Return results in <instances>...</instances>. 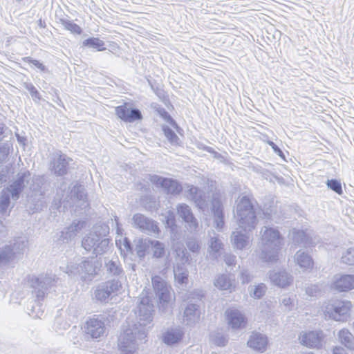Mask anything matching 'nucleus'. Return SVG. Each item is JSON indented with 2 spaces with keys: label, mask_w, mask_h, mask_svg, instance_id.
Wrapping results in <instances>:
<instances>
[{
  "label": "nucleus",
  "mask_w": 354,
  "mask_h": 354,
  "mask_svg": "<svg viewBox=\"0 0 354 354\" xmlns=\"http://www.w3.org/2000/svg\"><path fill=\"white\" fill-rule=\"evenodd\" d=\"M56 282V277L52 274L33 275L29 278L28 283L32 288V294L36 298L27 307L28 313L30 317L41 318L44 310L41 309V301L48 294V290L55 286Z\"/></svg>",
  "instance_id": "obj_1"
},
{
  "label": "nucleus",
  "mask_w": 354,
  "mask_h": 354,
  "mask_svg": "<svg viewBox=\"0 0 354 354\" xmlns=\"http://www.w3.org/2000/svg\"><path fill=\"white\" fill-rule=\"evenodd\" d=\"M263 248L260 258L266 262H276L283 245V238L277 230L266 227L262 235Z\"/></svg>",
  "instance_id": "obj_2"
},
{
  "label": "nucleus",
  "mask_w": 354,
  "mask_h": 354,
  "mask_svg": "<svg viewBox=\"0 0 354 354\" xmlns=\"http://www.w3.org/2000/svg\"><path fill=\"white\" fill-rule=\"evenodd\" d=\"M147 337L144 328L136 325L124 330L119 337L118 346L124 354H133L138 348V340L142 341Z\"/></svg>",
  "instance_id": "obj_3"
},
{
  "label": "nucleus",
  "mask_w": 354,
  "mask_h": 354,
  "mask_svg": "<svg viewBox=\"0 0 354 354\" xmlns=\"http://www.w3.org/2000/svg\"><path fill=\"white\" fill-rule=\"evenodd\" d=\"M102 261L96 257H88L81 263H72L66 266V272L68 275H80L83 280L87 277H93L97 275L102 267Z\"/></svg>",
  "instance_id": "obj_4"
},
{
  "label": "nucleus",
  "mask_w": 354,
  "mask_h": 354,
  "mask_svg": "<svg viewBox=\"0 0 354 354\" xmlns=\"http://www.w3.org/2000/svg\"><path fill=\"white\" fill-rule=\"evenodd\" d=\"M236 213L239 227L246 232H250L255 228L257 223L255 211L248 197L243 196L236 207Z\"/></svg>",
  "instance_id": "obj_5"
},
{
  "label": "nucleus",
  "mask_w": 354,
  "mask_h": 354,
  "mask_svg": "<svg viewBox=\"0 0 354 354\" xmlns=\"http://www.w3.org/2000/svg\"><path fill=\"white\" fill-rule=\"evenodd\" d=\"M352 304L344 299H331L325 306L324 315L337 322H345L349 317Z\"/></svg>",
  "instance_id": "obj_6"
},
{
  "label": "nucleus",
  "mask_w": 354,
  "mask_h": 354,
  "mask_svg": "<svg viewBox=\"0 0 354 354\" xmlns=\"http://www.w3.org/2000/svg\"><path fill=\"white\" fill-rule=\"evenodd\" d=\"M122 289V283L114 280H106L97 286L94 291V296L98 301L106 304L113 297L118 295Z\"/></svg>",
  "instance_id": "obj_7"
},
{
  "label": "nucleus",
  "mask_w": 354,
  "mask_h": 354,
  "mask_svg": "<svg viewBox=\"0 0 354 354\" xmlns=\"http://www.w3.org/2000/svg\"><path fill=\"white\" fill-rule=\"evenodd\" d=\"M30 176L31 174L28 170L19 172L7 187L6 192H8L13 200L17 201L19 198L26 184H28L30 179Z\"/></svg>",
  "instance_id": "obj_8"
},
{
  "label": "nucleus",
  "mask_w": 354,
  "mask_h": 354,
  "mask_svg": "<svg viewBox=\"0 0 354 354\" xmlns=\"http://www.w3.org/2000/svg\"><path fill=\"white\" fill-rule=\"evenodd\" d=\"M104 268L107 280H114L122 283L126 279L125 272L118 258L105 261Z\"/></svg>",
  "instance_id": "obj_9"
},
{
  "label": "nucleus",
  "mask_w": 354,
  "mask_h": 354,
  "mask_svg": "<svg viewBox=\"0 0 354 354\" xmlns=\"http://www.w3.org/2000/svg\"><path fill=\"white\" fill-rule=\"evenodd\" d=\"M72 159L66 154H57L50 162L49 169L57 176L66 175L69 169V162Z\"/></svg>",
  "instance_id": "obj_10"
},
{
  "label": "nucleus",
  "mask_w": 354,
  "mask_h": 354,
  "mask_svg": "<svg viewBox=\"0 0 354 354\" xmlns=\"http://www.w3.org/2000/svg\"><path fill=\"white\" fill-rule=\"evenodd\" d=\"M115 111L117 117L125 122H133L142 118V113L139 109L127 106L126 104L117 106L115 108Z\"/></svg>",
  "instance_id": "obj_11"
},
{
  "label": "nucleus",
  "mask_w": 354,
  "mask_h": 354,
  "mask_svg": "<svg viewBox=\"0 0 354 354\" xmlns=\"http://www.w3.org/2000/svg\"><path fill=\"white\" fill-rule=\"evenodd\" d=\"M132 221L133 226L145 233L151 234L159 232L157 223L142 214H135L132 217Z\"/></svg>",
  "instance_id": "obj_12"
},
{
  "label": "nucleus",
  "mask_w": 354,
  "mask_h": 354,
  "mask_svg": "<svg viewBox=\"0 0 354 354\" xmlns=\"http://www.w3.org/2000/svg\"><path fill=\"white\" fill-rule=\"evenodd\" d=\"M104 330L105 325L102 320L98 318H90L85 323V334L83 336L85 339H87L88 337L92 339H97L104 334Z\"/></svg>",
  "instance_id": "obj_13"
},
{
  "label": "nucleus",
  "mask_w": 354,
  "mask_h": 354,
  "mask_svg": "<svg viewBox=\"0 0 354 354\" xmlns=\"http://www.w3.org/2000/svg\"><path fill=\"white\" fill-rule=\"evenodd\" d=\"M151 282L159 303L162 306L167 305L170 301V293L166 282L159 276L152 277Z\"/></svg>",
  "instance_id": "obj_14"
},
{
  "label": "nucleus",
  "mask_w": 354,
  "mask_h": 354,
  "mask_svg": "<svg viewBox=\"0 0 354 354\" xmlns=\"http://www.w3.org/2000/svg\"><path fill=\"white\" fill-rule=\"evenodd\" d=\"M302 345L310 348H319L322 346L324 335L322 330L308 331L299 337Z\"/></svg>",
  "instance_id": "obj_15"
},
{
  "label": "nucleus",
  "mask_w": 354,
  "mask_h": 354,
  "mask_svg": "<svg viewBox=\"0 0 354 354\" xmlns=\"http://www.w3.org/2000/svg\"><path fill=\"white\" fill-rule=\"evenodd\" d=\"M211 212L214 216V225L216 230L221 231L223 228L224 212L221 200L217 197H213L211 201Z\"/></svg>",
  "instance_id": "obj_16"
},
{
  "label": "nucleus",
  "mask_w": 354,
  "mask_h": 354,
  "mask_svg": "<svg viewBox=\"0 0 354 354\" xmlns=\"http://www.w3.org/2000/svg\"><path fill=\"white\" fill-rule=\"evenodd\" d=\"M177 214L191 230H196L198 226L191 207L186 203H180L176 207Z\"/></svg>",
  "instance_id": "obj_17"
},
{
  "label": "nucleus",
  "mask_w": 354,
  "mask_h": 354,
  "mask_svg": "<svg viewBox=\"0 0 354 354\" xmlns=\"http://www.w3.org/2000/svg\"><path fill=\"white\" fill-rule=\"evenodd\" d=\"M225 315L227 324L232 330L242 329L245 327L247 319L239 310L227 309Z\"/></svg>",
  "instance_id": "obj_18"
},
{
  "label": "nucleus",
  "mask_w": 354,
  "mask_h": 354,
  "mask_svg": "<svg viewBox=\"0 0 354 354\" xmlns=\"http://www.w3.org/2000/svg\"><path fill=\"white\" fill-rule=\"evenodd\" d=\"M85 221L82 220L72 223L69 226L60 232L57 241L60 243H68L76 236L77 234L85 227Z\"/></svg>",
  "instance_id": "obj_19"
},
{
  "label": "nucleus",
  "mask_w": 354,
  "mask_h": 354,
  "mask_svg": "<svg viewBox=\"0 0 354 354\" xmlns=\"http://www.w3.org/2000/svg\"><path fill=\"white\" fill-rule=\"evenodd\" d=\"M187 192L191 200L194 201L199 209L204 211L207 207V201L205 192L192 185H187Z\"/></svg>",
  "instance_id": "obj_20"
},
{
  "label": "nucleus",
  "mask_w": 354,
  "mask_h": 354,
  "mask_svg": "<svg viewBox=\"0 0 354 354\" xmlns=\"http://www.w3.org/2000/svg\"><path fill=\"white\" fill-rule=\"evenodd\" d=\"M333 288L339 292H348L354 288V274H342L337 277Z\"/></svg>",
  "instance_id": "obj_21"
},
{
  "label": "nucleus",
  "mask_w": 354,
  "mask_h": 354,
  "mask_svg": "<svg viewBox=\"0 0 354 354\" xmlns=\"http://www.w3.org/2000/svg\"><path fill=\"white\" fill-rule=\"evenodd\" d=\"M247 344L249 347L259 352H264L268 344L267 337L260 333H252L250 335Z\"/></svg>",
  "instance_id": "obj_22"
},
{
  "label": "nucleus",
  "mask_w": 354,
  "mask_h": 354,
  "mask_svg": "<svg viewBox=\"0 0 354 354\" xmlns=\"http://www.w3.org/2000/svg\"><path fill=\"white\" fill-rule=\"evenodd\" d=\"M183 314L186 325H194L200 316L199 305L196 303L189 301L184 310Z\"/></svg>",
  "instance_id": "obj_23"
},
{
  "label": "nucleus",
  "mask_w": 354,
  "mask_h": 354,
  "mask_svg": "<svg viewBox=\"0 0 354 354\" xmlns=\"http://www.w3.org/2000/svg\"><path fill=\"white\" fill-rule=\"evenodd\" d=\"M271 282L279 287L284 288L291 283L292 277L286 271H271L269 273Z\"/></svg>",
  "instance_id": "obj_24"
},
{
  "label": "nucleus",
  "mask_w": 354,
  "mask_h": 354,
  "mask_svg": "<svg viewBox=\"0 0 354 354\" xmlns=\"http://www.w3.org/2000/svg\"><path fill=\"white\" fill-rule=\"evenodd\" d=\"M295 260L304 270H311L313 268L314 261L312 257L304 250L297 251L295 254Z\"/></svg>",
  "instance_id": "obj_25"
},
{
  "label": "nucleus",
  "mask_w": 354,
  "mask_h": 354,
  "mask_svg": "<svg viewBox=\"0 0 354 354\" xmlns=\"http://www.w3.org/2000/svg\"><path fill=\"white\" fill-rule=\"evenodd\" d=\"M292 241L298 245L304 248L313 245L312 238L304 230H297L292 232Z\"/></svg>",
  "instance_id": "obj_26"
},
{
  "label": "nucleus",
  "mask_w": 354,
  "mask_h": 354,
  "mask_svg": "<svg viewBox=\"0 0 354 354\" xmlns=\"http://www.w3.org/2000/svg\"><path fill=\"white\" fill-rule=\"evenodd\" d=\"M162 189L167 194L170 195H178L183 191V187L178 180L167 177L164 181Z\"/></svg>",
  "instance_id": "obj_27"
},
{
  "label": "nucleus",
  "mask_w": 354,
  "mask_h": 354,
  "mask_svg": "<svg viewBox=\"0 0 354 354\" xmlns=\"http://www.w3.org/2000/svg\"><path fill=\"white\" fill-rule=\"evenodd\" d=\"M183 333L179 329L167 330L162 334V342L168 345L173 346L182 339Z\"/></svg>",
  "instance_id": "obj_28"
},
{
  "label": "nucleus",
  "mask_w": 354,
  "mask_h": 354,
  "mask_svg": "<svg viewBox=\"0 0 354 354\" xmlns=\"http://www.w3.org/2000/svg\"><path fill=\"white\" fill-rule=\"evenodd\" d=\"M81 47L83 48H91L95 51H104L106 50L105 43L99 37H90L82 41Z\"/></svg>",
  "instance_id": "obj_29"
},
{
  "label": "nucleus",
  "mask_w": 354,
  "mask_h": 354,
  "mask_svg": "<svg viewBox=\"0 0 354 354\" xmlns=\"http://www.w3.org/2000/svg\"><path fill=\"white\" fill-rule=\"evenodd\" d=\"M153 108L162 120L169 123L172 128L178 131L180 127L164 107L161 106L160 104H156Z\"/></svg>",
  "instance_id": "obj_30"
},
{
  "label": "nucleus",
  "mask_w": 354,
  "mask_h": 354,
  "mask_svg": "<svg viewBox=\"0 0 354 354\" xmlns=\"http://www.w3.org/2000/svg\"><path fill=\"white\" fill-rule=\"evenodd\" d=\"M342 344L351 351H354V336L347 329H342L338 333Z\"/></svg>",
  "instance_id": "obj_31"
},
{
  "label": "nucleus",
  "mask_w": 354,
  "mask_h": 354,
  "mask_svg": "<svg viewBox=\"0 0 354 354\" xmlns=\"http://www.w3.org/2000/svg\"><path fill=\"white\" fill-rule=\"evenodd\" d=\"M249 237L241 232H233L231 234V241L234 247L238 250H243L248 243Z\"/></svg>",
  "instance_id": "obj_32"
},
{
  "label": "nucleus",
  "mask_w": 354,
  "mask_h": 354,
  "mask_svg": "<svg viewBox=\"0 0 354 354\" xmlns=\"http://www.w3.org/2000/svg\"><path fill=\"white\" fill-rule=\"evenodd\" d=\"M109 243L110 240L108 238L99 234V240L95 243L94 248L91 252L96 256L103 254L109 250Z\"/></svg>",
  "instance_id": "obj_33"
},
{
  "label": "nucleus",
  "mask_w": 354,
  "mask_h": 354,
  "mask_svg": "<svg viewBox=\"0 0 354 354\" xmlns=\"http://www.w3.org/2000/svg\"><path fill=\"white\" fill-rule=\"evenodd\" d=\"M150 243V239H140L138 240L133 251H136V254L140 259L144 258L147 251H149Z\"/></svg>",
  "instance_id": "obj_34"
},
{
  "label": "nucleus",
  "mask_w": 354,
  "mask_h": 354,
  "mask_svg": "<svg viewBox=\"0 0 354 354\" xmlns=\"http://www.w3.org/2000/svg\"><path fill=\"white\" fill-rule=\"evenodd\" d=\"M174 279L176 282L183 286L188 283L189 272L183 269L181 266H177L174 268Z\"/></svg>",
  "instance_id": "obj_35"
},
{
  "label": "nucleus",
  "mask_w": 354,
  "mask_h": 354,
  "mask_svg": "<svg viewBox=\"0 0 354 354\" xmlns=\"http://www.w3.org/2000/svg\"><path fill=\"white\" fill-rule=\"evenodd\" d=\"M118 241L115 240V243L118 246L121 254L127 256L133 253V245L129 238L124 236L119 240V243Z\"/></svg>",
  "instance_id": "obj_36"
},
{
  "label": "nucleus",
  "mask_w": 354,
  "mask_h": 354,
  "mask_svg": "<svg viewBox=\"0 0 354 354\" xmlns=\"http://www.w3.org/2000/svg\"><path fill=\"white\" fill-rule=\"evenodd\" d=\"M161 129L163 132L164 136L166 137L168 142L174 146H179L180 144V140L176 133L170 128L169 126L166 124H162L161 126Z\"/></svg>",
  "instance_id": "obj_37"
},
{
  "label": "nucleus",
  "mask_w": 354,
  "mask_h": 354,
  "mask_svg": "<svg viewBox=\"0 0 354 354\" xmlns=\"http://www.w3.org/2000/svg\"><path fill=\"white\" fill-rule=\"evenodd\" d=\"M138 315L140 320L149 322L152 320L151 313L153 311V306L151 304H139L138 306Z\"/></svg>",
  "instance_id": "obj_38"
},
{
  "label": "nucleus",
  "mask_w": 354,
  "mask_h": 354,
  "mask_svg": "<svg viewBox=\"0 0 354 354\" xmlns=\"http://www.w3.org/2000/svg\"><path fill=\"white\" fill-rule=\"evenodd\" d=\"M99 234L90 233L82 240V247L88 252H91L94 248L95 243L98 241Z\"/></svg>",
  "instance_id": "obj_39"
},
{
  "label": "nucleus",
  "mask_w": 354,
  "mask_h": 354,
  "mask_svg": "<svg viewBox=\"0 0 354 354\" xmlns=\"http://www.w3.org/2000/svg\"><path fill=\"white\" fill-rule=\"evenodd\" d=\"M250 297L254 299H261L266 294L267 286L263 283H259L254 286L248 288Z\"/></svg>",
  "instance_id": "obj_40"
},
{
  "label": "nucleus",
  "mask_w": 354,
  "mask_h": 354,
  "mask_svg": "<svg viewBox=\"0 0 354 354\" xmlns=\"http://www.w3.org/2000/svg\"><path fill=\"white\" fill-rule=\"evenodd\" d=\"M149 250L151 251L153 257L161 258L165 254V245L158 240L151 239Z\"/></svg>",
  "instance_id": "obj_41"
},
{
  "label": "nucleus",
  "mask_w": 354,
  "mask_h": 354,
  "mask_svg": "<svg viewBox=\"0 0 354 354\" xmlns=\"http://www.w3.org/2000/svg\"><path fill=\"white\" fill-rule=\"evenodd\" d=\"M9 245H11L13 254L15 256L17 254L24 252L28 245V240L26 238L19 237L15 239L14 243Z\"/></svg>",
  "instance_id": "obj_42"
},
{
  "label": "nucleus",
  "mask_w": 354,
  "mask_h": 354,
  "mask_svg": "<svg viewBox=\"0 0 354 354\" xmlns=\"http://www.w3.org/2000/svg\"><path fill=\"white\" fill-rule=\"evenodd\" d=\"M14 257L11 245H6L0 248V265L8 263Z\"/></svg>",
  "instance_id": "obj_43"
},
{
  "label": "nucleus",
  "mask_w": 354,
  "mask_h": 354,
  "mask_svg": "<svg viewBox=\"0 0 354 354\" xmlns=\"http://www.w3.org/2000/svg\"><path fill=\"white\" fill-rule=\"evenodd\" d=\"M71 195L73 198H76L78 201H84L86 199V193L84 186L76 183L71 189Z\"/></svg>",
  "instance_id": "obj_44"
},
{
  "label": "nucleus",
  "mask_w": 354,
  "mask_h": 354,
  "mask_svg": "<svg viewBox=\"0 0 354 354\" xmlns=\"http://www.w3.org/2000/svg\"><path fill=\"white\" fill-rule=\"evenodd\" d=\"M59 22L66 30L70 31L73 34L80 35L82 32V28L78 24L71 20L61 18L59 19Z\"/></svg>",
  "instance_id": "obj_45"
},
{
  "label": "nucleus",
  "mask_w": 354,
  "mask_h": 354,
  "mask_svg": "<svg viewBox=\"0 0 354 354\" xmlns=\"http://www.w3.org/2000/svg\"><path fill=\"white\" fill-rule=\"evenodd\" d=\"M214 286L220 290H227L231 287V282L226 274L218 275L214 282Z\"/></svg>",
  "instance_id": "obj_46"
},
{
  "label": "nucleus",
  "mask_w": 354,
  "mask_h": 354,
  "mask_svg": "<svg viewBox=\"0 0 354 354\" xmlns=\"http://www.w3.org/2000/svg\"><path fill=\"white\" fill-rule=\"evenodd\" d=\"M327 187L338 195L343 194L342 185L340 180L337 178L328 179L326 182Z\"/></svg>",
  "instance_id": "obj_47"
},
{
  "label": "nucleus",
  "mask_w": 354,
  "mask_h": 354,
  "mask_svg": "<svg viewBox=\"0 0 354 354\" xmlns=\"http://www.w3.org/2000/svg\"><path fill=\"white\" fill-rule=\"evenodd\" d=\"M11 196L3 189L0 194V213L4 214L10 204Z\"/></svg>",
  "instance_id": "obj_48"
},
{
  "label": "nucleus",
  "mask_w": 354,
  "mask_h": 354,
  "mask_svg": "<svg viewBox=\"0 0 354 354\" xmlns=\"http://www.w3.org/2000/svg\"><path fill=\"white\" fill-rule=\"evenodd\" d=\"M32 184L30 189L33 191L40 192L41 187L46 183V178L43 175L34 176L32 177Z\"/></svg>",
  "instance_id": "obj_49"
},
{
  "label": "nucleus",
  "mask_w": 354,
  "mask_h": 354,
  "mask_svg": "<svg viewBox=\"0 0 354 354\" xmlns=\"http://www.w3.org/2000/svg\"><path fill=\"white\" fill-rule=\"evenodd\" d=\"M342 261L343 263L351 266L354 265V248H348L342 254Z\"/></svg>",
  "instance_id": "obj_50"
},
{
  "label": "nucleus",
  "mask_w": 354,
  "mask_h": 354,
  "mask_svg": "<svg viewBox=\"0 0 354 354\" xmlns=\"http://www.w3.org/2000/svg\"><path fill=\"white\" fill-rule=\"evenodd\" d=\"M23 86L29 91L33 100H39L41 97L39 92L32 83L24 82Z\"/></svg>",
  "instance_id": "obj_51"
},
{
  "label": "nucleus",
  "mask_w": 354,
  "mask_h": 354,
  "mask_svg": "<svg viewBox=\"0 0 354 354\" xmlns=\"http://www.w3.org/2000/svg\"><path fill=\"white\" fill-rule=\"evenodd\" d=\"M23 61L29 64H32L41 72H46L48 71L46 66L43 64V63L39 60L32 58L31 57H25L23 58Z\"/></svg>",
  "instance_id": "obj_52"
},
{
  "label": "nucleus",
  "mask_w": 354,
  "mask_h": 354,
  "mask_svg": "<svg viewBox=\"0 0 354 354\" xmlns=\"http://www.w3.org/2000/svg\"><path fill=\"white\" fill-rule=\"evenodd\" d=\"M165 178L166 177L158 176L157 174H149L148 177L149 180L151 183L152 185L157 187H160L161 188Z\"/></svg>",
  "instance_id": "obj_53"
},
{
  "label": "nucleus",
  "mask_w": 354,
  "mask_h": 354,
  "mask_svg": "<svg viewBox=\"0 0 354 354\" xmlns=\"http://www.w3.org/2000/svg\"><path fill=\"white\" fill-rule=\"evenodd\" d=\"M213 342L218 346H225L227 344L228 339L224 335L217 333L213 339Z\"/></svg>",
  "instance_id": "obj_54"
},
{
  "label": "nucleus",
  "mask_w": 354,
  "mask_h": 354,
  "mask_svg": "<svg viewBox=\"0 0 354 354\" xmlns=\"http://www.w3.org/2000/svg\"><path fill=\"white\" fill-rule=\"evenodd\" d=\"M186 245L189 251L197 253L200 249V244L195 239H189L186 243Z\"/></svg>",
  "instance_id": "obj_55"
},
{
  "label": "nucleus",
  "mask_w": 354,
  "mask_h": 354,
  "mask_svg": "<svg viewBox=\"0 0 354 354\" xmlns=\"http://www.w3.org/2000/svg\"><path fill=\"white\" fill-rule=\"evenodd\" d=\"M222 243L216 237H211L209 247L214 252H218L221 248Z\"/></svg>",
  "instance_id": "obj_56"
},
{
  "label": "nucleus",
  "mask_w": 354,
  "mask_h": 354,
  "mask_svg": "<svg viewBox=\"0 0 354 354\" xmlns=\"http://www.w3.org/2000/svg\"><path fill=\"white\" fill-rule=\"evenodd\" d=\"M267 144L272 149L274 152L277 154L280 158H281L283 160H285V153L281 149V148L277 146L273 141L272 140H267Z\"/></svg>",
  "instance_id": "obj_57"
},
{
  "label": "nucleus",
  "mask_w": 354,
  "mask_h": 354,
  "mask_svg": "<svg viewBox=\"0 0 354 354\" xmlns=\"http://www.w3.org/2000/svg\"><path fill=\"white\" fill-rule=\"evenodd\" d=\"M76 327H74L73 330H71L68 332V337L73 342V344L75 345L77 347H82V344L81 342V338H78V337L75 336V335Z\"/></svg>",
  "instance_id": "obj_58"
},
{
  "label": "nucleus",
  "mask_w": 354,
  "mask_h": 354,
  "mask_svg": "<svg viewBox=\"0 0 354 354\" xmlns=\"http://www.w3.org/2000/svg\"><path fill=\"white\" fill-rule=\"evenodd\" d=\"M76 327H74L73 330H71L68 332V337L73 342V344L75 345L77 347H82V344L81 342V338H78V337L75 336V335Z\"/></svg>",
  "instance_id": "obj_59"
},
{
  "label": "nucleus",
  "mask_w": 354,
  "mask_h": 354,
  "mask_svg": "<svg viewBox=\"0 0 354 354\" xmlns=\"http://www.w3.org/2000/svg\"><path fill=\"white\" fill-rule=\"evenodd\" d=\"M76 327H74L73 330H71L68 332V337L73 342V344L75 345L77 347H82V344L81 342V338H78V337L75 336V335Z\"/></svg>",
  "instance_id": "obj_60"
},
{
  "label": "nucleus",
  "mask_w": 354,
  "mask_h": 354,
  "mask_svg": "<svg viewBox=\"0 0 354 354\" xmlns=\"http://www.w3.org/2000/svg\"><path fill=\"white\" fill-rule=\"evenodd\" d=\"M252 275L247 270H243L240 272V280L242 283H248L252 279Z\"/></svg>",
  "instance_id": "obj_61"
},
{
  "label": "nucleus",
  "mask_w": 354,
  "mask_h": 354,
  "mask_svg": "<svg viewBox=\"0 0 354 354\" xmlns=\"http://www.w3.org/2000/svg\"><path fill=\"white\" fill-rule=\"evenodd\" d=\"M223 260L228 266H232L236 264V256L232 254H225Z\"/></svg>",
  "instance_id": "obj_62"
},
{
  "label": "nucleus",
  "mask_w": 354,
  "mask_h": 354,
  "mask_svg": "<svg viewBox=\"0 0 354 354\" xmlns=\"http://www.w3.org/2000/svg\"><path fill=\"white\" fill-rule=\"evenodd\" d=\"M10 147L8 143L0 145V157L4 158L9 153Z\"/></svg>",
  "instance_id": "obj_63"
},
{
  "label": "nucleus",
  "mask_w": 354,
  "mask_h": 354,
  "mask_svg": "<svg viewBox=\"0 0 354 354\" xmlns=\"http://www.w3.org/2000/svg\"><path fill=\"white\" fill-rule=\"evenodd\" d=\"M167 225L172 230L176 227V219L173 215L168 216L166 220Z\"/></svg>",
  "instance_id": "obj_64"
}]
</instances>
